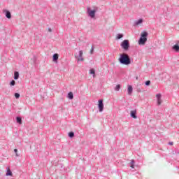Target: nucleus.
I'll use <instances>...</instances> for the list:
<instances>
[{
    "label": "nucleus",
    "instance_id": "obj_8",
    "mask_svg": "<svg viewBox=\"0 0 179 179\" xmlns=\"http://www.w3.org/2000/svg\"><path fill=\"white\" fill-rule=\"evenodd\" d=\"M4 13H5V15H6V17H7V19H11L12 18V14L10 13V11H9L8 10H5Z\"/></svg>",
    "mask_w": 179,
    "mask_h": 179
},
{
    "label": "nucleus",
    "instance_id": "obj_28",
    "mask_svg": "<svg viewBox=\"0 0 179 179\" xmlns=\"http://www.w3.org/2000/svg\"><path fill=\"white\" fill-rule=\"evenodd\" d=\"M173 144H174L173 142H169V145H173Z\"/></svg>",
    "mask_w": 179,
    "mask_h": 179
},
{
    "label": "nucleus",
    "instance_id": "obj_25",
    "mask_svg": "<svg viewBox=\"0 0 179 179\" xmlns=\"http://www.w3.org/2000/svg\"><path fill=\"white\" fill-rule=\"evenodd\" d=\"M94 51V47L92 46L90 50V54H93Z\"/></svg>",
    "mask_w": 179,
    "mask_h": 179
},
{
    "label": "nucleus",
    "instance_id": "obj_4",
    "mask_svg": "<svg viewBox=\"0 0 179 179\" xmlns=\"http://www.w3.org/2000/svg\"><path fill=\"white\" fill-rule=\"evenodd\" d=\"M120 46L124 51H128L129 50V40L128 39H124L120 44Z\"/></svg>",
    "mask_w": 179,
    "mask_h": 179
},
{
    "label": "nucleus",
    "instance_id": "obj_19",
    "mask_svg": "<svg viewBox=\"0 0 179 179\" xmlns=\"http://www.w3.org/2000/svg\"><path fill=\"white\" fill-rule=\"evenodd\" d=\"M120 89H121V85H116V87H115V92H120Z\"/></svg>",
    "mask_w": 179,
    "mask_h": 179
},
{
    "label": "nucleus",
    "instance_id": "obj_7",
    "mask_svg": "<svg viewBox=\"0 0 179 179\" xmlns=\"http://www.w3.org/2000/svg\"><path fill=\"white\" fill-rule=\"evenodd\" d=\"M130 117H131V118H134V120H136V118H138V116L136 115V110L130 111Z\"/></svg>",
    "mask_w": 179,
    "mask_h": 179
},
{
    "label": "nucleus",
    "instance_id": "obj_12",
    "mask_svg": "<svg viewBox=\"0 0 179 179\" xmlns=\"http://www.w3.org/2000/svg\"><path fill=\"white\" fill-rule=\"evenodd\" d=\"M6 177H9V176H13L12 171H10V169H9V167L7 168V171H6Z\"/></svg>",
    "mask_w": 179,
    "mask_h": 179
},
{
    "label": "nucleus",
    "instance_id": "obj_9",
    "mask_svg": "<svg viewBox=\"0 0 179 179\" xmlns=\"http://www.w3.org/2000/svg\"><path fill=\"white\" fill-rule=\"evenodd\" d=\"M141 23H143V19L140 18L137 21L134 22V26H139V24H141Z\"/></svg>",
    "mask_w": 179,
    "mask_h": 179
},
{
    "label": "nucleus",
    "instance_id": "obj_23",
    "mask_svg": "<svg viewBox=\"0 0 179 179\" xmlns=\"http://www.w3.org/2000/svg\"><path fill=\"white\" fill-rule=\"evenodd\" d=\"M145 86H150V80L145 81Z\"/></svg>",
    "mask_w": 179,
    "mask_h": 179
},
{
    "label": "nucleus",
    "instance_id": "obj_16",
    "mask_svg": "<svg viewBox=\"0 0 179 179\" xmlns=\"http://www.w3.org/2000/svg\"><path fill=\"white\" fill-rule=\"evenodd\" d=\"M16 121H17V124H22V117L17 116V117H16Z\"/></svg>",
    "mask_w": 179,
    "mask_h": 179
},
{
    "label": "nucleus",
    "instance_id": "obj_2",
    "mask_svg": "<svg viewBox=\"0 0 179 179\" xmlns=\"http://www.w3.org/2000/svg\"><path fill=\"white\" fill-rule=\"evenodd\" d=\"M149 34L146 31H143L141 34V37L138 40V44L140 45H143L146 43V41H148V36Z\"/></svg>",
    "mask_w": 179,
    "mask_h": 179
},
{
    "label": "nucleus",
    "instance_id": "obj_22",
    "mask_svg": "<svg viewBox=\"0 0 179 179\" xmlns=\"http://www.w3.org/2000/svg\"><path fill=\"white\" fill-rule=\"evenodd\" d=\"M14 96H15V99H19L20 97V94L16 92V93H15Z\"/></svg>",
    "mask_w": 179,
    "mask_h": 179
},
{
    "label": "nucleus",
    "instance_id": "obj_5",
    "mask_svg": "<svg viewBox=\"0 0 179 179\" xmlns=\"http://www.w3.org/2000/svg\"><path fill=\"white\" fill-rule=\"evenodd\" d=\"M75 59H77L78 62L80 61L84 62L85 59L83 58V50H80L79 55L78 56L76 55Z\"/></svg>",
    "mask_w": 179,
    "mask_h": 179
},
{
    "label": "nucleus",
    "instance_id": "obj_17",
    "mask_svg": "<svg viewBox=\"0 0 179 179\" xmlns=\"http://www.w3.org/2000/svg\"><path fill=\"white\" fill-rule=\"evenodd\" d=\"M130 164H131L130 167H131V169H135V165H134V164H135V160L132 159V160L131 161Z\"/></svg>",
    "mask_w": 179,
    "mask_h": 179
},
{
    "label": "nucleus",
    "instance_id": "obj_21",
    "mask_svg": "<svg viewBox=\"0 0 179 179\" xmlns=\"http://www.w3.org/2000/svg\"><path fill=\"white\" fill-rule=\"evenodd\" d=\"M15 85H16L15 80H11L10 83V86H15Z\"/></svg>",
    "mask_w": 179,
    "mask_h": 179
},
{
    "label": "nucleus",
    "instance_id": "obj_24",
    "mask_svg": "<svg viewBox=\"0 0 179 179\" xmlns=\"http://www.w3.org/2000/svg\"><path fill=\"white\" fill-rule=\"evenodd\" d=\"M14 152H15V156L17 157H19V154H17V149H14Z\"/></svg>",
    "mask_w": 179,
    "mask_h": 179
},
{
    "label": "nucleus",
    "instance_id": "obj_14",
    "mask_svg": "<svg viewBox=\"0 0 179 179\" xmlns=\"http://www.w3.org/2000/svg\"><path fill=\"white\" fill-rule=\"evenodd\" d=\"M14 79H15V80H17V79H19V72L18 71L14 72Z\"/></svg>",
    "mask_w": 179,
    "mask_h": 179
},
{
    "label": "nucleus",
    "instance_id": "obj_10",
    "mask_svg": "<svg viewBox=\"0 0 179 179\" xmlns=\"http://www.w3.org/2000/svg\"><path fill=\"white\" fill-rule=\"evenodd\" d=\"M133 90H134V88L131 87V85H129L127 88V93L129 96H131L132 94Z\"/></svg>",
    "mask_w": 179,
    "mask_h": 179
},
{
    "label": "nucleus",
    "instance_id": "obj_11",
    "mask_svg": "<svg viewBox=\"0 0 179 179\" xmlns=\"http://www.w3.org/2000/svg\"><path fill=\"white\" fill-rule=\"evenodd\" d=\"M59 55L57 53H55L52 57L53 62H57L58 61Z\"/></svg>",
    "mask_w": 179,
    "mask_h": 179
},
{
    "label": "nucleus",
    "instance_id": "obj_26",
    "mask_svg": "<svg viewBox=\"0 0 179 179\" xmlns=\"http://www.w3.org/2000/svg\"><path fill=\"white\" fill-rule=\"evenodd\" d=\"M156 97L157 99H162V94H157Z\"/></svg>",
    "mask_w": 179,
    "mask_h": 179
},
{
    "label": "nucleus",
    "instance_id": "obj_29",
    "mask_svg": "<svg viewBox=\"0 0 179 179\" xmlns=\"http://www.w3.org/2000/svg\"><path fill=\"white\" fill-rule=\"evenodd\" d=\"M48 31H50V32L52 31V30L51 29V28H48Z\"/></svg>",
    "mask_w": 179,
    "mask_h": 179
},
{
    "label": "nucleus",
    "instance_id": "obj_15",
    "mask_svg": "<svg viewBox=\"0 0 179 179\" xmlns=\"http://www.w3.org/2000/svg\"><path fill=\"white\" fill-rule=\"evenodd\" d=\"M122 37H124V34H117L116 40H121V38H122Z\"/></svg>",
    "mask_w": 179,
    "mask_h": 179
},
{
    "label": "nucleus",
    "instance_id": "obj_20",
    "mask_svg": "<svg viewBox=\"0 0 179 179\" xmlns=\"http://www.w3.org/2000/svg\"><path fill=\"white\" fill-rule=\"evenodd\" d=\"M69 136L70 138H73V136H75V133H74L73 131H70V132L69 133Z\"/></svg>",
    "mask_w": 179,
    "mask_h": 179
},
{
    "label": "nucleus",
    "instance_id": "obj_3",
    "mask_svg": "<svg viewBox=\"0 0 179 179\" xmlns=\"http://www.w3.org/2000/svg\"><path fill=\"white\" fill-rule=\"evenodd\" d=\"M99 10V8L95 7L94 10H91L90 7L87 8V13L91 19H94L96 17V12Z\"/></svg>",
    "mask_w": 179,
    "mask_h": 179
},
{
    "label": "nucleus",
    "instance_id": "obj_13",
    "mask_svg": "<svg viewBox=\"0 0 179 179\" xmlns=\"http://www.w3.org/2000/svg\"><path fill=\"white\" fill-rule=\"evenodd\" d=\"M67 97L69 100H73V93L72 92H69Z\"/></svg>",
    "mask_w": 179,
    "mask_h": 179
},
{
    "label": "nucleus",
    "instance_id": "obj_18",
    "mask_svg": "<svg viewBox=\"0 0 179 179\" xmlns=\"http://www.w3.org/2000/svg\"><path fill=\"white\" fill-rule=\"evenodd\" d=\"M90 75H93V76H94L96 75V71H94V69H91L90 70Z\"/></svg>",
    "mask_w": 179,
    "mask_h": 179
},
{
    "label": "nucleus",
    "instance_id": "obj_1",
    "mask_svg": "<svg viewBox=\"0 0 179 179\" xmlns=\"http://www.w3.org/2000/svg\"><path fill=\"white\" fill-rule=\"evenodd\" d=\"M118 60L122 65H129L131 64V58L127 53L121 54Z\"/></svg>",
    "mask_w": 179,
    "mask_h": 179
},
{
    "label": "nucleus",
    "instance_id": "obj_27",
    "mask_svg": "<svg viewBox=\"0 0 179 179\" xmlns=\"http://www.w3.org/2000/svg\"><path fill=\"white\" fill-rule=\"evenodd\" d=\"M157 104L158 106H160V104H162V99H157Z\"/></svg>",
    "mask_w": 179,
    "mask_h": 179
},
{
    "label": "nucleus",
    "instance_id": "obj_6",
    "mask_svg": "<svg viewBox=\"0 0 179 179\" xmlns=\"http://www.w3.org/2000/svg\"><path fill=\"white\" fill-rule=\"evenodd\" d=\"M98 108L99 113H103V110H104V103H103V99H99L98 101Z\"/></svg>",
    "mask_w": 179,
    "mask_h": 179
}]
</instances>
